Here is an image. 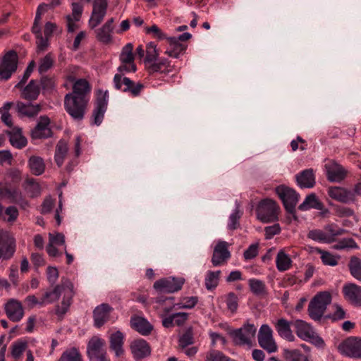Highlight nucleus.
<instances>
[{
  "mask_svg": "<svg viewBox=\"0 0 361 361\" xmlns=\"http://www.w3.org/2000/svg\"><path fill=\"white\" fill-rule=\"evenodd\" d=\"M341 348L346 356L361 359V338H349L341 345Z\"/></svg>",
  "mask_w": 361,
  "mask_h": 361,
  "instance_id": "obj_13",
  "label": "nucleus"
},
{
  "mask_svg": "<svg viewBox=\"0 0 361 361\" xmlns=\"http://www.w3.org/2000/svg\"><path fill=\"white\" fill-rule=\"evenodd\" d=\"M316 251L321 255V259L324 264L329 266H336L338 264V258L331 254L329 252L324 251L317 247Z\"/></svg>",
  "mask_w": 361,
  "mask_h": 361,
  "instance_id": "obj_54",
  "label": "nucleus"
},
{
  "mask_svg": "<svg viewBox=\"0 0 361 361\" xmlns=\"http://www.w3.org/2000/svg\"><path fill=\"white\" fill-rule=\"evenodd\" d=\"M324 231L327 238H329V243H333L336 240L338 236L345 234L347 231L339 228L337 225L329 224L324 227Z\"/></svg>",
  "mask_w": 361,
  "mask_h": 361,
  "instance_id": "obj_44",
  "label": "nucleus"
},
{
  "mask_svg": "<svg viewBox=\"0 0 361 361\" xmlns=\"http://www.w3.org/2000/svg\"><path fill=\"white\" fill-rule=\"evenodd\" d=\"M17 67V54L14 51H9L4 55L0 64V80H8L12 74L16 72Z\"/></svg>",
  "mask_w": 361,
  "mask_h": 361,
  "instance_id": "obj_8",
  "label": "nucleus"
},
{
  "mask_svg": "<svg viewBox=\"0 0 361 361\" xmlns=\"http://www.w3.org/2000/svg\"><path fill=\"white\" fill-rule=\"evenodd\" d=\"M90 90L91 87L87 80L78 79L73 84V92L69 94L82 97V99H87V95L90 92Z\"/></svg>",
  "mask_w": 361,
  "mask_h": 361,
  "instance_id": "obj_35",
  "label": "nucleus"
},
{
  "mask_svg": "<svg viewBox=\"0 0 361 361\" xmlns=\"http://www.w3.org/2000/svg\"><path fill=\"white\" fill-rule=\"evenodd\" d=\"M356 243L352 238H344L340 240L337 244L334 245V247L336 250H343L348 247H355Z\"/></svg>",
  "mask_w": 361,
  "mask_h": 361,
  "instance_id": "obj_60",
  "label": "nucleus"
},
{
  "mask_svg": "<svg viewBox=\"0 0 361 361\" xmlns=\"http://www.w3.org/2000/svg\"><path fill=\"white\" fill-rule=\"evenodd\" d=\"M130 349L135 360L145 358L149 356L151 353L149 344L143 339H137L133 341L130 345Z\"/></svg>",
  "mask_w": 361,
  "mask_h": 361,
  "instance_id": "obj_23",
  "label": "nucleus"
},
{
  "mask_svg": "<svg viewBox=\"0 0 361 361\" xmlns=\"http://www.w3.org/2000/svg\"><path fill=\"white\" fill-rule=\"evenodd\" d=\"M173 299V297L164 296H159L154 299V302L156 304L154 308L161 317H165L173 310L175 306Z\"/></svg>",
  "mask_w": 361,
  "mask_h": 361,
  "instance_id": "obj_24",
  "label": "nucleus"
},
{
  "mask_svg": "<svg viewBox=\"0 0 361 361\" xmlns=\"http://www.w3.org/2000/svg\"><path fill=\"white\" fill-rule=\"evenodd\" d=\"M266 239H271L275 235L279 234L281 231V227L279 224L267 226L264 228Z\"/></svg>",
  "mask_w": 361,
  "mask_h": 361,
  "instance_id": "obj_63",
  "label": "nucleus"
},
{
  "mask_svg": "<svg viewBox=\"0 0 361 361\" xmlns=\"http://www.w3.org/2000/svg\"><path fill=\"white\" fill-rule=\"evenodd\" d=\"M88 99L67 94L64 98V107L67 113L75 120L84 118Z\"/></svg>",
  "mask_w": 361,
  "mask_h": 361,
  "instance_id": "obj_3",
  "label": "nucleus"
},
{
  "mask_svg": "<svg viewBox=\"0 0 361 361\" xmlns=\"http://www.w3.org/2000/svg\"><path fill=\"white\" fill-rule=\"evenodd\" d=\"M258 343L261 348L271 353L277 350L273 331L268 324H262L258 332Z\"/></svg>",
  "mask_w": 361,
  "mask_h": 361,
  "instance_id": "obj_10",
  "label": "nucleus"
},
{
  "mask_svg": "<svg viewBox=\"0 0 361 361\" xmlns=\"http://www.w3.org/2000/svg\"><path fill=\"white\" fill-rule=\"evenodd\" d=\"M185 280L182 278L167 277L154 282V288L161 293H174L181 289Z\"/></svg>",
  "mask_w": 361,
  "mask_h": 361,
  "instance_id": "obj_11",
  "label": "nucleus"
},
{
  "mask_svg": "<svg viewBox=\"0 0 361 361\" xmlns=\"http://www.w3.org/2000/svg\"><path fill=\"white\" fill-rule=\"evenodd\" d=\"M42 108L41 104L24 103L23 102H17L16 104V111L20 118H35L41 111Z\"/></svg>",
  "mask_w": 361,
  "mask_h": 361,
  "instance_id": "obj_18",
  "label": "nucleus"
},
{
  "mask_svg": "<svg viewBox=\"0 0 361 361\" xmlns=\"http://www.w3.org/2000/svg\"><path fill=\"white\" fill-rule=\"evenodd\" d=\"M248 285L254 295L259 297L267 295V286L264 281L257 279H250L248 281Z\"/></svg>",
  "mask_w": 361,
  "mask_h": 361,
  "instance_id": "obj_38",
  "label": "nucleus"
},
{
  "mask_svg": "<svg viewBox=\"0 0 361 361\" xmlns=\"http://www.w3.org/2000/svg\"><path fill=\"white\" fill-rule=\"evenodd\" d=\"M295 178L300 188H311L315 184V177L312 169H305L299 173Z\"/></svg>",
  "mask_w": 361,
  "mask_h": 361,
  "instance_id": "obj_30",
  "label": "nucleus"
},
{
  "mask_svg": "<svg viewBox=\"0 0 361 361\" xmlns=\"http://www.w3.org/2000/svg\"><path fill=\"white\" fill-rule=\"evenodd\" d=\"M58 361H82V355L76 348L66 350Z\"/></svg>",
  "mask_w": 361,
  "mask_h": 361,
  "instance_id": "obj_47",
  "label": "nucleus"
},
{
  "mask_svg": "<svg viewBox=\"0 0 361 361\" xmlns=\"http://www.w3.org/2000/svg\"><path fill=\"white\" fill-rule=\"evenodd\" d=\"M348 268L351 275L361 281V259L355 256L352 257L348 264Z\"/></svg>",
  "mask_w": 361,
  "mask_h": 361,
  "instance_id": "obj_46",
  "label": "nucleus"
},
{
  "mask_svg": "<svg viewBox=\"0 0 361 361\" xmlns=\"http://www.w3.org/2000/svg\"><path fill=\"white\" fill-rule=\"evenodd\" d=\"M7 317L13 322H20L24 316V310L21 302L16 299H10L4 305Z\"/></svg>",
  "mask_w": 361,
  "mask_h": 361,
  "instance_id": "obj_14",
  "label": "nucleus"
},
{
  "mask_svg": "<svg viewBox=\"0 0 361 361\" xmlns=\"http://www.w3.org/2000/svg\"><path fill=\"white\" fill-rule=\"evenodd\" d=\"M27 343L25 341L18 340L11 345V355L13 358H19L26 350Z\"/></svg>",
  "mask_w": 361,
  "mask_h": 361,
  "instance_id": "obj_49",
  "label": "nucleus"
},
{
  "mask_svg": "<svg viewBox=\"0 0 361 361\" xmlns=\"http://www.w3.org/2000/svg\"><path fill=\"white\" fill-rule=\"evenodd\" d=\"M326 176L331 182H341L346 176V170L340 164L331 162L325 165Z\"/></svg>",
  "mask_w": 361,
  "mask_h": 361,
  "instance_id": "obj_21",
  "label": "nucleus"
},
{
  "mask_svg": "<svg viewBox=\"0 0 361 361\" xmlns=\"http://www.w3.org/2000/svg\"><path fill=\"white\" fill-rule=\"evenodd\" d=\"M146 32H147V33H152L154 35V37H156L160 40L164 39H167V38H168L164 32H163L159 29V27L156 25H153L152 26H151L149 27H147Z\"/></svg>",
  "mask_w": 361,
  "mask_h": 361,
  "instance_id": "obj_61",
  "label": "nucleus"
},
{
  "mask_svg": "<svg viewBox=\"0 0 361 361\" xmlns=\"http://www.w3.org/2000/svg\"><path fill=\"white\" fill-rule=\"evenodd\" d=\"M49 243L54 245H63L65 244V236L61 233H58L56 235L49 233Z\"/></svg>",
  "mask_w": 361,
  "mask_h": 361,
  "instance_id": "obj_62",
  "label": "nucleus"
},
{
  "mask_svg": "<svg viewBox=\"0 0 361 361\" xmlns=\"http://www.w3.org/2000/svg\"><path fill=\"white\" fill-rule=\"evenodd\" d=\"M283 355L286 361H309L307 357L303 355L299 350L285 349Z\"/></svg>",
  "mask_w": 361,
  "mask_h": 361,
  "instance_id": "obj_53",
  "label": "nucleus"
},
{
  "mask_svg": "<svg viewBox=\"0 0 361 361\" xmlns=\"http://www.w3.org/2000/svg\"><path fill=\"white\" fill-rule=\"evenodd\" d=\"M32 32L35 35L37 39V44L38 50L44 51L49 45L48 41L49 37L42 36L40 25H32Z\"/></svg>",
  "mask_w": 361,
  "mask_h": 361,
  "instance_id": "obj_45",
  "label": "nucleus"
},
{
  "mask_svg": "<svg viewBox=\"0 0 361 361\" xmlns=\"http://www.w3.org/2000/svg\"><path fill=\"white\" fill-rule=\"evenodd\" d=\"M197 302H198L197 297L192 296V297L185 298L183 300L182 302L179 303V304H176V305H178L179 307V308L192 309V307H194L196 305Z\"/></svg>",
  "mask_w": 361,
  "mask_h": 361,
  "instance_id": "obj_58",
  "label": "nucleus"
},
{
  "mask_svg": "<svg viewBox=\"0 0 361 361\" xmlns=\"http://www.w3.org/2000/svg\"><path fill=\"white\" fill-rule=\"evenodd\" d=\"M73 286L71 281L67 279H62L61 283L56 285L53 290L46 291L42 298L41 303L47 305L56 301L61 295L63 299L61 305H56L55 313L62 318L68 312L72 302L73 296Z\"/></svg>",
  "mask_w": 361,
  "mask_h": 361,
  "instance_id": "obj_1",
  "label": "nucleus"
},
{
  "mask_svg": "<svg viewBox=\"0 0 361 361\" xmlns=\"http://www.w3.org/2000/svg\"><path fill=\"white\" fill-rule=\"evenodd\" d=\"M221 271H208L205 276L204 285L208 290H212L216 288L219 284Z\"/></svg>",
  "mask_w": 361,
  "mask_h": 361,
  "instance_id": "obj_42",
  "label": "nucleus"
},
{
  "mask_svg": "<svg viewBox=\"0 0 361 361\" xmlns=\"http://www.w3.org/2000/svg\"><path fill=\"white\" fill-rule=\"evenodd\" d=\"M258 255V245L252 244L244 252L243 256L246 260L252 259Z\"/></svg>",
  "mask_w": 361,
  "mask_h": 361,
  "instance_id": "obj_64",
  "label": "nucleus"
},
{
  "mask_svg": "<svg viewBox=\"0 0 361 361\" xmlns=\"http://www.w3.org/2000/svg\"><path fill=\"white\" fill-rule=\"evenodd\" d=\"M131 327L143 336L149 335L152 329V325L145 318L133 317L130 319Z\"/></svg>",
  "mask_w": 361,
  "mask_h": 361,
  "instance_id": "obj_29",
  "label": "nucleus"
},
{
  "mask_svg": "<svg viewBox=\"0 0 361 361\" xmlns=\"http://www.w3.org/2000/svg\"><path fill=\"white\" fill-rule=\"evenodd\" d=\"M159 53L157 49V46L154 43L150 42L147 44L146 49V57L145 59V66L152 63L158 59Z\"/></svg>",
  "mask_w": 361,
  "mask_h": 361,
  "instance_id": "obj_51",
  "label": "nucleus"
},
{
  "mask_svg": "<svg viewBox=\"0 0 361 361\" xmlns=\"http://www.w3.org/2000/svg\"><path fill=\"white\" fill-rule=\"evenodd\" d=\"M194 343L193 334L191 329L187 330L178 340V345L180 348H185Z\"/></svg>",
  "mask_w": 361,
  "mask_h": 361,
  "instance_id": "obj_57",
  "label": "nucleus"
},
{
  "mask_svg": "<svg viewBox=\"0 0 361 361\" xmlns=\"http://www.w3.org/2000/svg\"><path fill=\"white\" fill-rule=\"evenodd\" d=\"M293 326L297 336L303 341L309 339L310 336L314 331L310 324L301 319L294 321Z\"/></svg>",
  "mask_w": 361,
  "mask_h": 361,
  "instance_id": "obj_32",
  "label": "nucleus"
},
{
  "mask_svg": "<svg viewBox=\"0 0 361 361\" xmlns=\"http://www.w3.org/2000/svg\"><path fill=\"white\" fill-rule=\"evenodd\" d=\"M167 41L169 44V48L165 51V54L169 56L177 59L179 57L187 48V45L178 42V39H176L175 37L167 38Z\"/></svg>",
  "mask_w": 361,
  "mask_h": 361,
  "instance_id": "obj_33",
  "label": "nucleus"
},
{
  "mask_svg": "<svg viewBox=\"0 0 361 361\" xmlns=\"http://www.w3.org/2000/svg\"><path fill=\"white\" fill-rule=\"evenodd\" d=\"M225 302L227 308L232 313L236 312L238 307V298L233 292H230L225 295Z\"/></svg>",
  "mask_w": 361,
  "mask_h": 361,
  "instance_id": "obj_55",
  "label": "nucleus"
},
{
  "mask_svg": "<svg viewBox=\"0 0 361 361\" xmlns=\"http://www.w3.org/2000/svg\"><path fill=\"white\" fill-rule=\"evenodd\" d=\"M113 82L115 89L128 93L133 97H139L145 87L142 83L135 82L121 74H115Z\"/></svg>",
  "mask_w": 361,
  "mask_h": 361,
  "instance_id": "obj_6",
  "label": "nucleus"
},
{
  "mask_svg": "<svg viewBox=\"0 0 361 361\" xmlns=\"http://www.w3.org/2000/svg\"><path fill=\"white\" fill-rule=\"evenodd\" d=\"M20 90H22L20 97L29 102L36 100L40 93V86L35 80H31L25 87H23Z\"/></svg>",
  "mask_w": 361,
  "mask_h": 361,
  "instance_id": "obj_27",
  "label": "nucleus"
},
{
  "mask_svg": "<svg viewBox=\"0 0 361 361\" xmlns=\"http://www.w3.org/2000/svg\"><path fill=\"white\" fill-rule=\"evenodd\" d=\"M307 236L308 238L316 242L329 243V238H327L326 232L320 229L310 230Z\"/></svg>",
  "mask_w": 361,
  "mask_h": 361,
  "instance_id": "obj_50",
  "label": "nucleus"
},
{
  "mask_svg": "<svg viewBox=\"0 0 361 361\" xmlns=\"http://www.w3.org/2000/svg\"><path fill=\"white\" fill-rule=\"evenodd\" d=\"M323 207V204L317 199L316 195L311 193L307 195L303 202L299 205L298 209L301 211H306L312 208L322 210Z\"/></svg>",
  "mask_w": 361,
  "mask_h": 361,
  "instance_id": "obj_36",
  "label": "nucleus"
},
{
  "mask_svg": "<svg viewBox=\"0 0 361 361\" xmlns=\"http://www.w3.org/2000/svg\"><path fill=\"white\" fill-rule=\"evenodd\" d=\"M16 251L15 240L12 238H7L6 242L0 245V259H11Z\"/></svg>",
  "mask_w": 361,
  "mask_h": 361,
  "instance_id": "obj_37",
  "label": "nucleus"
},
{
  "mask_svg": "<svg viewBox=\"0 0 361 361\" xmlns=\"http://www.w3.org/2000/svg\"><path fill=\"white\" fill-rule=\"evenodd\" d=\"M227 357L219 350H211L206 356V361H226Z\"/></svg>",
  "mask_w": 361,
  "mask_h": 361,
  "instance_id": "obj_59",
  "label": "nucleus"
},
{
  "mask_svg": "<svg viewBox=\"0 0 361 361\" xmlns=\"http://www.w3.org/2000/svg\"><path fill=\"white\" fill-rule=\"evenodd\" d=\"M107 0H94L93 8L88 24L91 29L95 28L104 20L107 11Z\"/></svg>",
  "mask_w": 361,
  "mask_h": 361,
  "instance_id": "obj_12",
  "label": "nucleus"
},
{
  "mask_svg": "<svg viewBox=\"0 0 361 361\" xmlns=\"http://www.w3.org/2000/svg\"><path fill=\"white\" fill-rule=\"evenodd\" d=\"M50 119L47 116H42L34 129L31 136L33 139H45L51 137L52 131L49 128Z\"/></svg>",
  "mask_w": 361,
  "mask_h": 361,
  "instance_id": "obj_17",
  "label": "nucleus"
},
{
  "mask_svg": "<svg viewBox=\"0 0 361 361\" xmlns=\"http://www.w3.org/2000/svg\"><path fill=\"white\" fill-rule=\"evenodd\" d=\"M54 64V59L51 54H47L44 58L40 59L38 71L39 74L47 72Z\"/></svg>",
  "mask_w": 361,
  "mask_h": 361,
  "instance_id": "obj_56",
  "label": "nucleus"
},
{
  "mask_svg": "<svg viewBox=\"0 0 361 361\" xmlns=\"http://www.w3.org/2000/svg\"><path fill=\"white\" fill-rule=\"evenodd\" d=\"M109 100V92L107 90H99L95 102V106L92 112V123L99 126L104 118V114L107 109Z\"/></svg>",
  "mask_w": 361,
  "mask_h": 361,
  "instance_id": "obj_9",
  "label": "nucleus"
},
{
  "mask_svg": "<svg viewBox=\"0 0 361 361\" xmlns=\"http://www.w3.org/2000/svg\"><path fill=\"white\" fill-rule=\"evenodd\" d=\"M328 194L332 199L343 203H349L355 200L354 193L341 187H330Z\"/></svg>",
  "mask_w": 361,
  "mask_h": 361,
  "instance_id": "obj_22",
  "label": "nucleus"
},
{
  "mask_svg": "<svg viewBox=\"0 0 361 361\" xmlns=\"http://www.w3.org/2000/svg\"><path fill=\"white\" fill-rule=\"evenodd\" d=\"M331 302V295L327 291L319 292L311 300L308 305L310 317L314 321H319Z\"/></svg>",
  "mask_w": 361,
  "mask_h": 361,
  "instance_id": "obj_2",
  "label": "nucleus"
},
{
  "mask_svg": "<svg viewBox=\"0 0 361 361\" xmlns=\"http://www.w3.org/2000/svg\"><path fill=\"white\" fill-rule=\"evenodd\" d=\"M20 192L18 189H10L7 187L0 188V196L8 198L12 203L20 200Z\"/></svg>",
  "mask_w": 361,
  "mask_h": 361,
  "instance_id": "obj_48",
  "label": "nucleus"
},
{
  "mask_svg": "<svg viewBox=\"0 0 361 361\" xmlns=\"http://www.w3.org/2000/svg\"><path fill=\"white\" fill-rule=\"evenodd\" d=\"M279 209L276 202L270 199H266L260 202L257 209V218L264 223L274 221L278 219V210Z\"/></svg>",
  "mask_w": 361,
  "mask_h": 361,
  "instance_id": "obj_7",
  "label": "nucleus"
},
{
  "mask_svg": "<svg viewBox=\"0 0 361 361\" xmlns=\"http://www.w3.org/2000/svg\"><path fill=\"white\" fill-rule=\"evenodd\" d=\"M243 216V212L240 210V205L236 201L235 202V208L233 211V212L230 214L228 218V222L227 225V228L228 230L234 231L236 230L240 226L239 220Z\"/></svg>",
  "mask_w": 361,
  "mask_h": 361,
  "instance_id": "obj_39",
  "label": "nucleus"
},
{
  "mask_svg": "<svg viewBox=\"0 0 361 361\" xmlns=\"http://www.w3.org/2000/svg\"><path fill=\"white\" fill-rule=\"evenodd\" d=\"M276 192L281 200L286 212L294 220H297L295 206L299 200V195L293 189L283 185L276 187Z\"/></svg>",
  "mask_w": 361,
  "mask_h": 361,
  "instance_id": "obj_5",
  "label": "nucleus"
},
{
  "mask_svg": "<svg viewBox=\"0 0 361 361\" xmlns=\"http://www.w3.org/2000/svg\"><path fill=\"white\" fill-rule=\"evenodd\" d=\"M133 49V46L131 43H128L123 47L119 56L121 63L134 62Z\"/></svg>",
  "mask_w": 361,
  "mask_h": 361,
  "instance_id": "obj_52",
  "label": "nucleus"
},
{
  "mask_svg": "<svg viewBox=\"0 0 361 361\" xmlns=\"http://www.w3.org/2000/svg\"><path fill=\"white\" fill-rule=\"evenodd\" d=\"M343 293L349 302L355 306H361V286L355 283L345 284Z\"/></svg>",
  "mask_w": 361,
  "mask_h": 361,
  "instance_id": "obj_20",
  "label": "nucleus"
},
{
  "mask_svg": "<svg viewBox=\"0 0 361 361\" xmlns=\"http://www.w3.org/2000/svg\"><path fill=\"white\" fill-rule=\"evenodd\" d=\"M146 68L149 74L154 73L168 74L172 72L173 66L167 59H160L147 65Z\"/></svg>",
  "mask_w": 361,
  "mask_h": 361,
  "instance_id": "obj_26",
  "label": "nucleus"
},
{
  "mask_svg": "<svg viewBox=\"0 0 361 361\" xmlns=\"http://www.w3.org/2000/svg\"><path fill=\"white\" fill-rule=\"evenodd\" d=\"M114 18H111L99 28L95 30L97 39L105 44L112 42V32L114 28Z\"/></svg>",
  "mask_w": 361,
  "mask_h": 361,
  "instance_id": "obj_19",
  "label": "nucleus"
},
{
  "mask_svg": "<svg viewBox=\"0 0 361 361\" xmlns=\"http://www.w3.org/2000/svg\"><path fill=\"white\" fill-rule=\"evenodd\" d=\"M124 338V334L120 331L111 334L109 336L110 349L115 353L117 357L121 356L124 353L123 348Z\"/></svg>",
  "mask_w": 361,
  "mask_h": 361,
  "instance_id": "obj_28",
  "label": "nucleus"
},
{
  "mask_svg": "<svg viewBox=\"0 0 361 361\" xmlns=\"http://www.w3.org/2000/svg\"><path fill=\"white\" fill-rule=\"evenodd\" d=\"M256 332L257 327L254 324L246 323L239 329L231 330L228 334L235 345L251 347Z\"/></svg>",
  "mask_w": 361,
  "mask_h": 361,
  "instance_id": "obj_4",
  "label": "nucleus"
},
{
  "mask_svg": "<svg viewBox=\"0 0 361 361\" xmlns=\"http://www.w3.org/2000/svg\"><path fill=\"white\" fill-rule=\"evenodd\" d=\"M228 247V244L226 241H220L216 245L212 257V263L214 267L224 264L231 257Z\"/></svg>",
  "mask_w": 361,
  "mask_h": 361,
  "instance_id": "obj_15",
  "label": "nucleus"
},
{
  "mask_svg": "<svg viewBox=\"0 0 361 361\" xmlns=\"http://www.w3.org/2000/svg\"><path fill=\"white\" fill-rule=\"evenodd\" d=\"M68 150V144L65 140H61L56 146L54 159L59 167L63 163Z\"/></svg>",
  "mask_w": 361,
  "mask_h": 361,
  "instance_id": "obj_40",
  "label": "nucleus"
},
{
  "mask_svg": "<svg viewBox=\"0 0 361 361\" xmlns=\"http://www.w3.org/2000/svg\"><path fill=\"white\" fill-rule=\"evenodd\" d=\"M105 341L98 336H93L87 343L88 357L106 353L104 349Z\"/></svg>",
  "mask_w": 361,
  "mask_h": 361,
  "instance_id": "obj_34",
  "label": "nucleus"
},
{
  "mask_svg": "<svg viewBox=\"0 0 361 361\" xmlns=\"http://www.w3.org/2000/svg\"><path fill=\"white\" fill-rule=\"evenodd\" d=\"M114 308L107 303H102L96 307L93 311L94 326L100 328L110 319Z\"/></svg>",
  "mask_w": 361,
  "mask_h": 361,
  "instance_id": "obj_16",
  "label": "nucleus"
},
{
  "mask_svg": "<svg viewBox=\"0 0 361 361\" xmlns=\"http://www.w3.org/2000/svg\"><path fill=\"white\" fill-rule=\"evenodd\" d=\"M292 261L289 256L283 250H280L276 256V264L279 271H285L290 269Z\"/></svg>",
  "mask_w": 361,
  "mask_h": 361,
  "instance_id": "obj_43",
  "label": "nucleus"
},
{
  "mask_svg": "<svg viewBox=\"0 0 361 361\" xmlns=\"http://www.w3.org/2000/svg\"><path fill=\"white\" fill-rule=\"evenodd\" d=\"M291 323L286 319L281 318L274 323V326L279 336L288 341H293L295 336L290 329Z\"/></svg>",
  "mask_w": 361,
  "mask_h": 361,
  "instance_id": "obj_25",
  "label": "nucleus"
},
{
  "mask_svg": "<svg viewBox=\"0 0 361 361\" xmlns=\"http://www.w3.org/2000/svg\"><path fill=\"white\" fill-rule=\"evenodd\" d=\"M28 165L31 172L35 176L41 175L45 169L44 161L39 157L32 156L29 159Z\"/></svg>",
  "mask_w": 361,
  "mask_h": 361,
  "instance_id": "obj_41",
  "label": "nucleus"
},
{
  "mask_svg": "<svg viewBox=\"0 0 361 361\" xmlns=\"http://www.w3.org/2000/svg\"><path fill=\"white\" fill-rule=\"evenodd\" d=\"M6 133L9 136V141L12 146L21 149L26 146L27 140L22 135V130L18 127H13L10 130H6Z\"/></svg>",
  "mask_w": 361,
  "mask_h": 361,
  "instance_id": "obj_31",
  "label": "nucleus"
}]
</instances>
